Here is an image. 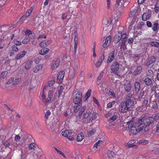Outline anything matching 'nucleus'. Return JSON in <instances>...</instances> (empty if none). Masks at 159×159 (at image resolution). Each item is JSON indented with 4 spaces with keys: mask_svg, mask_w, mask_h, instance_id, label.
Segmentation results:
<instances>
[{
    "mask_svg": "<svg viewBox=\"0 0 159 159\" xmlns=\"http://www.w3.org/2000/svg\"><path fill=\"white\" fill-rule=\"evenodd\" d=\"M49 51V50L48 48H44L39 51V53L41 55H44L48 52Z\"/></svg>",
    "mask_w": 159,
    "mask_h": 159,
    "instance_id": "nucleus-31",
    "label": "nucleus"
},
{
    "mask_svg": "<svg viewBox=\"0 0 159 159\" xmlns=\"http://www.w3.org/2000/svg\"><path fill=\"white\" fill-rule=\"evenodd\" d=\"M134 101L132 99H127L121 102L119 107V111L123 113L131 110L133 107Z\"/></svg>",
    "mask_w": 159,
    "mask_h": 159,
    "instance_id": "nucleus-2",
    "label": "nucleus"
},
{
    "mask_svg": "<svg viewBox=\"0 0 159 159\" xmlns=\"http://www.w3.org/2000/svg\"><path fill=\"white\" fill-rule=\"evenodd\" d=\"M124 86L125 90L127 92H130L132 88V85L130 82L124 84Z\"/></svg>",
    "mask_w": 159,
    "mask_h": 159,
    "instance_id": "nucleus-23",
    "label": "nucleus"
},
{
    "mask_svg": "<svg viewBox=\"0 0 159 159\" xmlns=\"http://www.w3.org/2000/svg\"><path fill=\"white\" fill-rule=\"evenodd\" d=\"M157 3L154 5V11L155 12L157 13L159 11V7L157 6Z\"/></svg>",
    "mask_w": 159,
    "mask_h": 159,
    "instance_id": "nucleus-52",
    "label": "nucleus"
},
{
    "mask_svg": "<svg viewBox=\"0 0 159 159\" xmlns=\"http://www.w3.org/2000/svg\"><path fill=\"white\" fill-rule=\"evenodd\" d=\"M139 144L141 145H146L148 143V141L147 140H141L138 142Z\"/></svg>",
    "mask_w": 159,
    "mask_h": 159,
    "instance_id": "nucleus-39",
    "label": "nucleus"
},
{
    "mask_svg": "<svg viewBox=\"0 0 159 159\" xmlns=\"http://www.w3.org/2000/svg\"><path fill=\"white\" fill-rule=\"evenodd\" d=\"M33 10V8H30L26 11V14L22 16L21 18H22L23 20L24 18H26L29 16L30 15L31 13L32 12Z\"/></svg>",
    "mask_w": 159,
    "mask_h": 159,
    "instance_id": "nucleus-26",
    "label": "nucleus"
},
{
    "mask_svg": "<svg viewBox=\"0 0 159 159\" xmlns=\"http://www.w3.org/2000/svg\"><path fill=\"white\" fill-rule=\"evenodd\" d=\"M152 24V30L154 32H157L159 30V24L158 20H157L154 21Z\"/></svg>",
    "mask_w": 159,
    "mask_h": 159,
    "instance_id": "nucleus-15",
    "label": "nucleus"
},
{
    "mask_svg": "<svg viewBox=\"0 0 159 159\" xmlns=\"http://www.w3.org/2000/svg\"><path fill=\"white\" fill-rule=\"evenodd\" d=\"M111 36H109L106 38L102 48V52H104L105 49L109 46L111 40Z\"/></svg>",
    "mask_w": 159,
    "mask_h": 159,
    "instance_id": "nucleus-12",
    "label": "nucleus"
},
{
    "mask_svg": "<svg viewBox=\"0 0 159 159\" xmlns=\"http://www.w3.org/2000/svg\"><path fill=\"white\" fill-rule=\"evenodd\" d=\"M152 108L154 109L155 110H156L157 109L158 106L157 103L156 102L153 103L152 106Z\"/></svg>",
    "mask_w": 159,
    "mask_h": 159,
    "instance_id": "nucleus-50",
    "label": "nucleus"
},
{
    "mask_svg": "<svg viewBox=\"0 0 159 159\" xmlns=\"http://www.w3.org/2000/svg\"><path fill=\"white\" fill-rule=\"evenodd\" d=\"M59 65V62L58 61H56L54 63L52 66V69L53 70H56L58 66Z\"/></svg>",
    "mask_w": 159,
    "mask_h": 159,
    "instance_id": "nucleus-35",
    "label": "nucleus"
},
{
    "mask_svg": "<svg viewBox=\"0 0 159 159\" xmlns=\"http://www.w3.org/2000/svg\"><path fill=\"white\" fill-rule=\"evenodd\" d=\"M102 141L101 140H98L94 145V147H96V148H97L98 146H99L101 144V143H102Z\"/></svg>",
    "mask_w": 159,
    "mask_h": 159,
    "instance_id": "nucleus-51",
    "label": "nucleus"
},
{
    "mask_svg": "<svg viewBox=\"0 0 159 159\" xmlns=\"http://www.w3.org/2000/svg\"><path fill=\"white\" fill-rule=\"evenodd\" d=\"M54 149L57 151V152L61 155L62 156H63L64 158H66V157L65 155L61 151H60L56 147H54Z\"/></svg>",
    "mask_w": 159,
    "mask_h": 159,
    "instance_id": "nucleus-40",
    "label": "nucleus"
},
{
    "mask_svg": "<svg viewBox=\"0 0 159 159\" xmlns=\"http://www.w3.org/2000/svg\"><path fill=\"white\" fill-rule=\"evenodd\" d=\"M153 72L152 70H148L147 73L148 76L151 77L152 75Z\"/></svg>",
    "mask_w": 159,
    "mask_h": 159,
    "instance_id": "nucleus-62",
    "label": "nucleus"
},
{
    "mask_svg": "<svg viewBox=\"0 0 159 159\" xmlns=\"http://www.w3.org/2000/svg\"><path fill=\"white\" fill-rule=\"evenodd\" d=\"M7 74V71H3L2 73L1 77L4 78L6 77Z\"/></svg>",
    "mask_w": 159,
    "mask_h": 159,
    "instance_id": "nucleus-54",
    "label": "nucleus"
},
{
    "mask_svg": "<svg viewBox=\"0 0 159 159\" xmlns=\"http://www.w3.org/2000/svg\"><path fill=\"white\" fill-rule=\"evenodd\" d=\"M30 41V39L28 38H25L22 42V43L23 44H27L28 42Z\"/></svg>",
    "mask_w": 159,
    "mask_h": 159,
    "instance_id": "nucleus-48",
    "label": "nucleus"
},
{
    "mask_svg": "<svg viewBox=\"0 0 159 159\" xmlns=\"http://www.w3.org/2000/svg\"><path fill=\"white\" fill-rule=\"evenodd\" d=\"M51 114V112L50 110H48L46 112L45 116V118L47 120L48 118V116Z\"/></svg>",
    "mask_w": 159,
    "mask_h": 159,
    "instance_id": "nucleus-46",
    "label": "nucleus"
},
{
    "mask_svg": "<svg viewBox=\"0 0 159 159\" xmlns=\"http://www.w3.org/2000/svg\"><path fill=\"white\" fill-rule=\"evenodd\" d=\"M55 80H51L48 82V86L49 87H51L55 83Z\"/></svg>",
    "mask_w": 159,
    "mask_h": 159,
    "instance_id": "nucleus-45",
    "label": "nucleus"
},
{
    "mask_svg": "<svg viewBox=\"0 0 159 159\" xmlns=\"http://www.w3.org/2000/svg\"><path fill=\"white\" fill-rule=\"evenodd\" d=\"M136 141L134 140H130L127 143H125L124 145L128 148H132L134 146V144L135 143Z\"/></svg>",
    "mask_w": 159,
    "mask_h": 159,
    "instance_id": "nucleus-22",
    "label": "nucleus"
},
{
    "mask_svg": "<svg viewBox=\"0 0 159 159\" xmlns=\"http://www.w3.org/2000/svg\"><path fill=\"white\" fill-rule=\"evenodd\" d=\"M90 111L87 110L86 111H84V112H83L82 115H81L82 116V119L83 120H84V122L85 123H86V121L87 119L89 118L90 116Z\"/></svg>",
    "mask_w": 159,
    "mask_h": 159,
    "instance_id": "nucleus-14",
    "label": "nucleus"
},
{
    "mask_svg": "<svg viewBox=\"0 0 159 159\" xmlns=\"http://www.w3.org/2000/svg\"><path fill=\"white\" fill-rule=\"evenodd\" d=\"M151 14L148 13H144L142 16V20L143 21L147 20L150 17Z\"/></svg>",
    "mask_w": 159,
    "mask_h": 159,
    "instance_id": "nucleus-30",
    "label": "nucleus"
},
{
    "mask_svg": "<svg viewBox=\"0 0 159 159\" xmlns=\"http://www.w3.org/2000/svg\"><path fill=\"white\" fill-rule=\"evenodd\" d=\"M138 123V120L137 121L135 122L134 123L133 120H130L127 122V125H128V128L129 129H131L132 128L135 129H140V127L138 126L137 124Z\"/></svg>",
    "mask_w": 159,
    "mask_h": 159,
    "instance_id": "nucleus-9",
    "label": "nucleus"
},
{
    "mask_svg": "<svg viewBox=\"0 0 159 159\" xmlns=\"http://www.w3.org/2000/svg\"><path fill=\"white\" fill-rule=\"evenodd\" d=\"M64 89V88L63 86H61L60 87L59 89L58 90V91H57L56 92V93L58 97V98H59L63 92V90Z\"/></svg>",
    "mask_w": 159,
    "mask_h": 159,
    "instance_id": "nucleus-34",
    "label": "nucleus"
},
{
    "mask_svg": "<svg viewBox=\"0 0 159 159\" xmlns=\"http://www.w3.org/2000/svg\"><path fill=\"white\" fill-rule=\"evenodd\" d=\"M157 88V86L154 85L152 87L151 89V91L152 93H155L156 91V88Z\"/></svg>",
    "mask_w": 159,
    "mask_h": 159,
    "instance_id": "nucleus-55",
    "label": "nucleus"
},
{
    "mask_svg": "<svg viewBox=\"0 0 159 159\" xmlns=\"http://www.w3.org/2000/svg\"><path fill=\"white\" fill-rule=\"evenodd\" d=\"M146 25L149 28L152 27V23L150 21H147L146 22Z\"/></svg>",
    "mask_w": 159,
    "mask_h": 159,
    "instance_id": "nucleus-57",
    "label": "nucleus"
},
{
    "mask_svg": "<svg viewBox=\"0 0 159 159\" xmlns=\"http://www.w3.org/2000/svg\"><path fill=\"white\" fill-rule=\"evenodd\" d=\"M109 94L113 97H115L116 94L114 93V91L111 89L109 91Z\"/></svg>",
    "mask_w": 159,
    "mask_h": 159,
    "instance_id": "nucleus-49",
    "label": "nucleus"
},
{
    "mask_svg": "<svg viewBox=\"0 0 159 159\" xmlns=\"http://www.w3.org/2000/svg\"><path fill=\"white\" fill-rule=\"evenodd\" d=\"M144 82L147 86H150L152 83V79L148 77L145 78L144 79Z\"/></svg>",
    "mask_w": 159,
    "mask_h": 159,
    "instance_id": "nucleus-27",
    "label": "nucleus"
},
{
    "mask_svg": "<svg viewBox=\"0 0 159 159\" xmlns=\"http://www.w3.org/2000/svg\"><path fill=\"white\" fill-rule=\"evenodd\" d=\"M74 107V111L75 113H77L80 110V111L78 115L80 117L81 115H82V113L86 109V106H84L81 107L82 104H77Z\"/></svg>",
    "mask_w": 159,
    "mask_h": 159,
    "instance_id": "nucleus-6",
    "label": "nucleus"
},
{
    "mask_svg": "<svg viewBox=\"0 0 159 159\" xmlns=\"http://www.w3.org/2000/svg\"><path fill=\"white\" fill-rule=\"evenodd\" d=\"M88 136L89 137L93 135L95 133V130H91L89 131H88Z\"/></svg>",
    "mask_w": 159,
    "mask_h": 159,
    "instance_id": "nucleus-44",
    "label": "nucleus"
},
{
    "mask_svg": "<svg viewBox=\"0 0 159 159\" xmlns=\"http://www.w3.org/2000/svg\"><path fill=\"white\" fill-rule=\"evenodd\" d=\"M91 92L92 91L91 89H89L87 92L85 96V98L86 100H87L90 96Z\"/></svg>",
    "mask_w": 159,
    "mask_h": 159,
    "instance_id": "nucleus-38",
    "label": "nucleus"
},
{
    "mask_svg": "<svg viewBox=\"0 0 159 159\" xmlns=\"http://www.w3.org/2000/svg\"><path fill=\"white\" fill-rule=\"evenodd\" d=\"M153 118L154 121L155 120H158L159 119V112H157L155 113Z\"/></svg>",
    "mask_w": 159,
    "mask_h": 159,
    "instance_id": "nucleus-53",
    "label": "nucleus"
},
{
    "mask_svg": "<svg viewBox=\"0 0 159 159\" xmlns=\"http://www.w3.org/2000/svg\"><path fill=\"white\" fill-rule=\"evenodd\" d=\"M122 34L121 32H119L117 34H116L114 37V42L115 43H117L120 40L122 39Z\"/></svg>",
    "mask_w": 159,
    "mask_h": 159,
    "instance_id": "nucleus-16",
    "label": "nucleus"
},
{
    "mask_svg": "<svg viewBox=\"0 0 159 159\" xmlns=\"http://www.w3.org/2000/svg\"><path fill=\"white\" fill-rule=\"evenodd\" d=\"M42 66L41 65H38L36 66L33 68V71L34 73H37L42 68Z\"/></svg>",
    "mask_w": 159,
    "mask_h": 159,
    "instance_id": "nucleus-28",
    "label": "nucleus"
},
{
    "mask_svg": "<svg viewBox=\"0 0 159 159\" xmlns=\"http://www.w3.org/2000/svg\"><path fill=\"white\" fill-rule=\"evenodd\" d=\"M124 0H116V3L115 4V6L120 11H123L124 3Z\"/></svg>",
    "mask_w": 159,
    "mask_h": 159,
    "instance_id": "nucleus-11",
    "label": "nucleus"
},
{
    "mask_svg": "<svg viewBox=\"0 0 159 159\" xmlns=\"http://www.w3.org/2000/svg\"><path fill=\"white\" fill-rule=\"evenodd\" d=\"M82 93L81 92L78 91L74 95L73 102L75 104H82Z\"/></svg>",
    "mask_w": 159,
    "mask_h": 159,
    "instance_id": "nucleus-4",
    "label": "nucleus"
},
{
    "mask_svg": "<svg viewBox=\"0 0 159 159\" xmlns=\"http://www.w3.org/2000/svg\"><path fill=\"white\" fill-rule=\"evenodd\" d=\"M136 13V11H131L130 14H129V16L131 17H133L135 14Z\"/></svg>",
    "mask_w": 159,
    "mask_h": 159,
    "instance_id": "nucleus-58",
    "label": "nucleus"
},
{
    "mask_svg": "<svg viewBox=\"0 0 159 159\" xmlns=\"http://www.w3.org/2000/svg\"><path fill=\"white\" fill-rule=\"evenodd\" d=\"M102 63V61H101L100 60H98V61L96 63L95 66L97 67H99L101 65Z\"/></svg>",
    "mask_w": 159,
    "mask_h": 159,
    "instance_id": "nucleus-56",
    "label": "nucleus"
},
{
    "mask_svg": "<svg viewBox=\"0 0 159 159\" xmlns=\"http://www.w3.org/2000/svg\"><path fill=\"white\" fill-rule=\"evenodd\" d=\"M29 36L31 39H33L35 38V35L34 33L32 32L31 34H30V35H29Z\"/></svg>",
    "mask_w": 159,
    "mask_h": 159,
    "instance_id": "nucleus-64",
    "label": "nucleus"
},
{
    "mask_svg": "<svg viewBox=\"0 0 159 159\" xmlns=\"http://www.w3.org/2000/svg\"><path fill=\"white\" fill-rule=\"evenodd\" d=\"M53 95L52 93H49L48 94V97L47 99H46V103L51 101Z\"/></svg>",
    "mask_w": 159,
    "mask_h": 159,
    "instance_id": "nucleus-41",
    "label": "nucleus"
},
{
    "mask_svg": "<svg viewBox=\"0 0 159 159\" xmlns=\"http://www.w3.org/2000/svg\"><path fill=\"white\" fill-rule=\"evenodd\" d=\"M41 60V57H38L36 58L34 60V61L36 64H38V63H39L40 61Z\"/></svg>",
    "mask_w": 159,
    "mask_h": 159,
    "instance_id": "nucleus-60",
    "label": "nucleus"
},
{
    "mask_svg": "<svg viewBox=\"0 0 159 159\" xmlns=\"http://www.w3.org/2000/svg\"><path fill=\"white\" fill-rule=\"evenodd\" d=\"M21 79L20 78H18L16 79V82L15 83H14L13 84L14 85H17L21 81Z\"/></svg>",
    "mask_w": 159,
    "mask_h": 159,
    "instance_id": "nucleus-61",
    "label": "nucleus"
},
{
    "mask_svg": "<svg viewBox=\"0 0 159 159\" xmlns=\"http://www.w3.org/2000/svg\"><path fill=\"white\" fill-rule=\"evenodd\" d=\"M32 32L30 30H27L25 32V34L29 36V35H30V34H31Z\"/></svg>",
    "mask_w": 159,
    "mask_h": 159,
    "instance_id": "nucleus-59",
    "label": "nucleus"
},
{
    "mask_svg": "<svg viewBox=\"0 0 159 159\" xmlns=\"http://www.w3.org/2000/svg\"><path fill=\"white\" fill-rule=\"evenodd\" d=\"M134 88L135 93H138L140 89V84L139 82L136 81L134 83Z\"/></svg>",
    "mask_w": 159,
    "mask_h": 159,
    "instance_id": "nucleus-19",
    "label": "nucleus"
},
{
    "mask_svg": "<svg viewBox=\"0 0 159 159\" xmlns=\"http://www.w3.org/2000/svg\"><path fill=\"white\" fill-rule=\"evenodd\" d=\"M142 70V67L141 66H138L133 71V74L134 75H137L141 72Z\"/></svg>",
    "mask_w": 159,
    "mask_h": 159,
    "instance_id": "nucleus-24",
    "label": "nucleus"
},
{
    "mask_svg": "<svg viewBox=\"0 0 159 159\" xmlns=\"http://www.w3.org/2000/svg\"><path fill=\"white\" fill-rule=\"evenodd\" d=\"M98 114L95 112H90L89 118L87 119L86 123H90L92 122L93 120L97 118Z\"/></svg>",
    "mask_w": 159,
    "mask_h": 159,
    "instance_id": "nucleus-13",
    "label": "nucleus"
},
{
    "mask_svg": "<svg viewBox=\"0 0 159 159\" xmlns=\"http://www.w3.org/2000/svg\"><path fill=\"white\" fill-rule=\"evenodd\" d=\"M134 135H136L138 132L137 131L138 130H129ZM147 131H145V130H140L139 131H138V133H143L144 132H146Z\"/></svg>",
    "mask_w": 159,
    "mask_h": 159,
    "instance_id": "nucleus-33",
    "label": "nucleus"
},
{
    "mask_svg": "<svg viewBox=\"0 0 159 159\" xmlns=\"http://www.w3.org/2000/svg\"><path fill=\"white\" fill-rule=\"evenodd\" d=\"M118 118L117 115H114L111 118L108 119V121L110 122H113L115 120Z\"/></svg>",
    "mask_w": 159,
    "mask_h": 159,
    "instance_id": "nucleus-37",
    "label": "nucleus"
},
{
    "mask_svg": "<svg viewBox=\"0 0 159 159\" xmlns=\"http://www.w3.org/2000/svg\"><path fill=\"white\" fill-rule=\"evenodd\" d=\"M150 45L152 47H155L156 48L159 47V42L155 41H151L150 43Z\"/></svg>",
    "mask_w": 159,
    "mask_h": 159,
    "instance_id": "nucleus-36",
    "label": "nucleus"
},
{
    "mask_svg": "<svg viewBox=\"0 0 159 159\" xmlns=\"http://www.w3.org/2000/svg\"><path fill=\"white\" fill-rule=\"evenodd\" d=\"M26 150L25 149L24 150H22L21 155V158H25L26 157Z\"/></svg>",
    "mask_w": 159,
    "mask_h": 159,
    "instance_id": "nucleus-42",
    "label": "nucleus"
},
{
    "mask_svg": "<svg viewBox=\"0 0 159 159\" xmlns=\"http://www.w3.org/2000/svg\"><path fill=\"white\" fill-rule=\"evenodd\" d=\"M119 64L117 61H114L111 67V70L112 72L118 75V71L119 69Z\"/></svg>",
    "mask_w": 159,
    "mask_h": 159,
    "instance_id": "nucleus-7",
    "label": "nucleus"
},
{
    "mask_svg": "<svg viewBox=\"0 0 159 159\" xmlns=\"http://www.w3.org/2000/svg\"><path fill=\"white\" fill-rule=\"evenodd\" d=\"M113 20V19L111 18L107 20H103V30H107L111 28Z\"/></svg>",
    "mask_w": 159,
    "mask_h": 159,
    "instance_id": "nucleus-5",
    "label": "nucleus"
},
{
    "mask_svg": "<svg viewBox=\"0 0 159 159\" xmlns=\"http://www.w3.org/2000/svg\"><path fill=\"white\" fill-rule=\"evenodd\" d=\"M126 34L125 33H124L122 34V39L121 40V42L119 43V46H120V48L121 50L122 49L124 50L126 48V46L125 45V42L127 40Z\"/></svg>",
    "mask_w": 159,
    "mask_h": 159,
    "instance_id": "nucleus-8",
    "label": "nucleus"
},
{
    "mask_svg": "<svg viewBox=\"0 0 159 159\" xmlns=\"http://www.w3.org/2000/svg\"><path fill=\"white\" fill-rule=\"evenodd\" d=\"M156 59V57L154 56L149 57L144 62L145 65L147 66H149L154 63Z\"/></svg>",
    "mask_w": 159,
    "mask_h": 159,
    "instance_id": "nucleus-10",
    "label": "nucleus"
},
{
    "mask_svg": "<svg viewBox=\"0 0 159 159\" xmlns=\"http://www.w3.org/2000/svg\"><path fill=\"white\" fill-rule=\"evenodd\" d=\"M75 133L72 130H65L61 133L62 135L64 137H67L70 141L75 140Z\"/></svg>",
    "mask_w": 159,
    "mask_h": 159,
    "instance_id": "nucleus-3",
    "label": "nucleus"
},
{
    "mask_svg": "<svg viewBox=\"0 0 159 159\" xmlns=\"http://www.w3.org/2000/svg\"><path fill=\"white\" fill-rule=\"evenodd\" d=\"M148 101L147 100L144 99L142 103L143 106L147 107L148 106Z\"/></svg>",
    "mask_w": 159,
    "mask_h": 159,
    "instance_id": "nucleus-47",
    "label": "nucleus"
},
{
    "mask_svg": "<svg viewBox=\"0 0 159 159\" xmlns=\"http://www.w3.org/2000/svg\"><path fill=\"white\" fill-rule=\"evenodd\" d=\"M33 62L32 61H30L27 62L25 66V68L26 70L30 69L32 66Z\"/></svg>",
    "mask_w": 159,
    "mask_h": 159,
    "instance_id": "nucleus-32",
    "label": "nucleus"
},
{
    "mask_svg": "<svg viewBox=\"0 0 159 159\" xmlns=\"http://www.w3.org/2000/svg\"><path fill=\"white\" fill-rule=\"evenodd\" d=\"M115 156L114 152L111 151H108L107 152V157L108 159H114Z\"/></svg>",
    "mask_w": 159,
    "mask_h": 159,
    "instance_id": "nucleus-29",
    "label": "nucleus"
},
{
    "mask_svg": "<svg viewBox=\"0 0 159 159\" xmlns=\"http://www.w3.org/2000/svg\"><path fill=\"white\" fill-rule=\"evenodd\" d=\"M115 51H113L111 52L109 54L107 60V63H110L114 59L115 57Z\"/></svg>",
    "mask_w": 159,
    "mask_h": 159,
    "instance_id": "nucleus-17",
    "label": "nucleus"
},
{
    "mask_svg": "<svg viewBox=\"0 0 159 159\" xmlns=\"http://www.w3.org/2000/svg\"><path fill=\"white\" fill-rule=\"evenodd\" d=\"M65 72L64 71H61L58 74L57 76V80L60 83L62 82L63 78L64 76Z\"/></svg>",
    "mask_w": 159,
    "mask_h": 159,
    "instance_id": "nucleus-21",
    "label": "nucleus"
},
{
    "mask_svg": "<svg viewBox=\"0 0 159 159\" xmlns=\"http://www.w3.org/2000/svg\"><path fill=\"white\" fill-rule=\"evenodd\" d=\"M27 53V52L26 51H23L16 55L15 57V59L17 60H19L24 57Z\"/></svg>",
    "mask_w": 159,
    "mask_h": 159,
    "instance_id": "nucleus-20",
    "label": "nucleus"
},
{
    "mask_svg": "<svg viewBox=\"0 0 159 159\" xmlns=\"http://www.w3.org/2000/svg\"><path fill=\"white\" fill-rule=\"evenodd\" d=\"M84 138V134L82 133L78 134L76 137V140L77 142L81 141Z\"/></svg>",
    "mask_w": 159,
    "mask_h": 159,
    "instance_id": "nucleus-25",
    "label": "nucleus"
},
{
    "mask_svg": "<svg viewBox=\"0 0 159 159\" xmlns=\"http://www.w3.org/2000/svg\"><path fill=\"white\" fill-rule=\"evenodd\" d=\"M154 119L152 117H148L145 118L144 115H142L140 119L138 120V125L140 127L139 129H145L147 127L149 126L151 124L153 123Z\"/></svg>",
    "mask_w": 159,
    "mask_h": 159,
    "instance_id": "nucleus-1",
    "label": "nucleus"
},
{
    "mask_svg": "<svg viewBox=\"0 0 159 159\" xmlns=\"http://www.w3.org/2000/svg\"><path fill=\"white\" fill-rule=\"evenodd\" d=\"M93 102L94 103L97 105H99V102L97 100V99L94 97L93 98Z\"/></svg>",
    "mask_w": 159,
    "mask_h": 159,
    "instance_id": "nucleus-63",
    "label": "nucleus"
},
{
    "mask_svg": "<svg viewBox=\"0 0 159 159\" xmlns=\"http://www.w3.org/2000/svg\"><path fill=\"white\" fill-rule=\"evenodd\" d=\"M35 144L34 143H31L29 146V148L30 149H34L36 147Z\"/></svg>",
    "mask_w": 159,
    "mask_h": 159,
    "instance_id": "nucleus-43",
    "label": "nucleus"
},
{
    "mask_svg": "<svg viewBox=\"0 0 159 159\" xmlns=\"http://www.w3.org/2000/svg\"><path fill=\"white\" fill-rule=\"evenodd\" d=\"M51 43L50 40H45L42 41L39 43V46L42 48H44L48 46Z\"/></svg>",
    "mask_w": 159,
    "mask_h": 159,
    "instance_id": "nucleus-18",
    "label": "nucleus"
}]
</instances>
